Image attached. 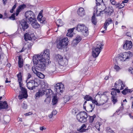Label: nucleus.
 Masks as SVG:
<instances>
[{"label": "nucleus", "mask_w": 133, "mask_h": 133, "mask_svg": "<svg viewBox=\"0 0 133 133\" xmlns=\"http://www.w3.org/2000/svg\"><path fill=\"white\" fill-rule=\"evenodd\" d=\"M37 59V58L34 56L33 57L32 61L34 65L36 66V68H36V70L44 71L46 69V66L51 63V61L48 59Z\"/></svg>", "instance_id": "obj_1"}, {"label": "nucleus", "mask_w": 133, "mask_h": 133, "mask_svg": "<svg viewBox=\"0 0 133 133\" xmlns=\"http://www.w3.org/2000/svg\"><path fill=\"white\" fill-rule=\"evenodd\" d=\"M132 56V54L130 51L128 52H125L123 53L122 54L118 57H117L116 58V62L117 61H128V59L130 58Z\"/></svg>", "instance_id": "obj_2"}, {"label": "nucleus", "mask_w": 133, "mask_h": 133, "mask_svg": "<svg viewBox=\"0 0 133 133\" xmlns=\"http://www.w3.org/2000/svg\"><path fill=\"white\" fill-rule=\"evenodd\" d=\"M103 9H101V11H100L99 14H98L97 12V16H101L104 13H105L108 16H111L113 13L114 9L111 7L109 6L108 8H105V6L104 4H103Z\"/></svg>", "instance_id": "obj_3"}, {"label": "nucleus", "mask_w": 133, "mask_h": 133, "mask_svg": "<svg viewBox=\"0 0 133 133\" xmlns=\"http://www.w3.org/2000/svg\"><path fill=\"white\" fill-rule=\"evenodd\" d=\"M77 119L78 121L82 123H85L87 121L88 116V114L85 111L79 112L77 115Z\"/></svg>", "instance_id": "obj_4"}, {"label": "nucleus", "mask_w": 133, "mask_h": 133, "mask_svg": "<svg viewBox=\"0 0 133 133\" xmlns=\"http://www.w3.org/2000/svg\"><path fill=\"white\" fill-rule=\"evenodd\" d=\"M20 89L21 91H20L19 95L18 96L19 99H22L24 98H26L28 97L27 91L26 90L25 88L22 87L23 84L22 83V81H18Z\"/></svg>", "instance_id": "obj_5"}, {"label": "nucleus", "mask_w": 133, "mask_h": 133, "mask_svg": "<svg viewBox=\"0 0 133 133\" xmlns=\"http://www.w3.org/2000/svg\"><path fill=\"white\" fill-rule=\"evenodd\" d=\"M37 59L41 60L43 59L45 60L48 59H50V51L49 49H47L44 50L43 52H42L39 55L37 56Z\"/></svg>", "instance_id": "obj_6"}, {"label": "nucleus", "mask_w": 133, "mask_h": 133, "mask_svg": "<svg viewBox=\"0 0 133 133\" xmlns=\"http://www.w3.org/2000/svg\"><path fill=\"white\" fill-rule=\"evenodd\" d=\"M103 46V44L99 43L97 45L96 48H92V55L93 57L96 58L98 56Z\"/></svg>", "instance_id": "obj_7"}, {"label": "nucleus", "mask_w": 133, "mask_h": 133, "mask_svg": "<svg viewBox=\"0 0 133 133\" xmlns=\"http://www.w3.org/2000/svg\"><path fill=\"white\" fill-rule=\"evenodd\" d=\"M76 28V30L78 31L82 32L85 36H87L88 35V29L84 24H79Z\"/></svg>", "instance_id": "obj_8"}, {"label": "nucleus", "mask_w": 133, "mask_h": 133, "mask_svg": "<svg viewBox=\"0 0 133 133\" xmlns=\"http://www.w3.org/2000/svg\"><path fill=\"white\" fill-rule=\"evenodd\" d=\"M25 16L26 18L29 20L31 23V21L35 19L34 14L31 11H29L26 12Z\"/></svg>", "instance_id": "obj_9"}, {"label": "nucleus", "mask_w": 133, "mask_h": 133, "mask_svg": "<svg viewBox=\"0 0 133 133\" xmlns=\"http://www.w3.org/2000/svg\"><path fill=\"white\" fill-rule=\"evenodd\" d=\"M68 38L67 37L59 40V43L57 44V46L58 48L60 49L62 47H64L68 44Z\"/></svg>", "instance_id": "obj_10"}, {"label": "nucleus", "mask_w": 133, "mask_h": 133, "mask_svg": "<svg viewBox=\"0 0 133 133\" xmlns=\"http://www.w3.org/2000/svg\"><path fill=\"white\" fill-rule=\"evenodd\" d=\"M55 90L57 93L62 92L64 89V85L62 83H58L55 86Z\"/></svg>", "instance_id": "obj_11"}, {"label": "nucleus", "mask_w": 133, "mask_h": 133, "mask_svg": "<svg viewBox=\"0 0 133 133\" xmlns=\"http://www.w3.org/2000/svg\"><path fill=\"white\" fill-rule=\"evenodd\" d=\"M37 83V82H35L34 80H31L27 83V86L28 89L31 90H32L34 89L35 88V87L36 86V85L35 84Z\"/></svg>", "instance_id": "obj_12"}, {"label": "nucleus", "mask_w": 133, "mask_h": 133, "mask_svg": "<svg viewBox=\"0 0 133 133\" xmlns=\"http://www.w3.org/2000/svg\"><path fill=\"white\" fill-rule=\"evenodd\" d=\"M115 87L116 88H119L121 86L120 90H123L125 87V85L123 83V82L121 80L119 79L118 81H116L115 84Z\"/></svg>", "instance_id": "obj_13"}, {"label": "nucleus", "mask_w": 133, "mask_h": 133, "mask_svg": "<svg viewBox=\"0 0 133 133\" xmlns=\"http://www.w3.org/2000/svg\"><path fill=\"white\" fill-rule=\"evenodd\" d=\"M103 95L104 96L103 97V98L102 100V105L106 103L108 100V98L106 95H105L104 94H102L100 92H99L96 95L95 98H96V97L98 96L100 97V98H101V96Z\"/></svg>", "instance_id": "obj_14"}, {"label": "nucleus", "mask_w": 133, "mask_h": 133, "mask_svg": "<svg viewBox=\"0 0 133 133\" xmlns=\"http://www.w3.org/2000/svg\"><path fill=\"white\" fill-rule=\"evenodd\" d=\"M132 46V44L131 41H126L123 45V48L125 50H129Z\"/></svg>", "instance_id": "obj_15"}, {"label": "nucleus", "mask_w": 133, "mask_h": 133, "mask_svg": "<svg viewBox=\"0 0 133 133\" xmlns=\"http://www.w3.org/2000/svg\"><path fill=\"white\" fill-rule=\"evenodd\" d=\"M20 24L22 26V29L21 28V29H22L23 31H24L29 27V25L27 24L26 19H25L22 20L20 23Z\"/></svg>", "instance_id": "obj_16"}, {"label": "nucleus", "mask_w": 133, "mask_h": 133, "mask_svg": "<svg viewBox=\"0 0 133 133\" xmlns=\"http://www.w3.org/2000/svg\"><path fill=\"white\" fill-rule=\"evenodd\" d=\"M2 98V96L0 97V100ZM8 105L6 101L4 102L0 101V110L2 109H6L8 108Z\"/></svg>", "instance_id": "obj_17"}, {"label": "nucleus", "mask_w": 133, "mask_h": 133, "mask_svg": "<svg viewBox=\"0 0 133 133\" xmlns=\"http://www.w3.org/2000/svg\"><path fill=\"white\" fill-rule=\"evenodd\" d=\"M32 70L34 73L40 78L43 79L44 77V75L41 72L38 71L37 70H36V68H35L34 66H34L32 67Z\"/></svg>", "instance_id": "obj_18"}, {"label": "nucleus", "mask_w": 133, "mask_h": 133, "mask_svg": "<svg viewBox=\"0 0 133 133\" xmlns=\"http://www.w3.org/2000/svg\"><path fill=\"white\" fill-rule=\"evenodd\" d=\"M42 10H41L37 18V20L39 21L41 23L43 24L45 23L46 21H45V19L42 18L43 16L42 15Z\"/></svg>", "instance_id": "obj_19"}, {"label": "nucleus", "mask_w": 133, "mask_h": 133, "mask_svg": "<svg viewBox=\"0 0 133 133\" xmlns=\"http://www.w3.org/2000/svg\"><path fill=\"white\" fill-rule=\"evenodd\" d=\"M26 7V5L25 4H23L19 6L15 12L16 16H17L19 12L23 10Z\"/></svg>", "instance_id": "obj_20"}, {"label": "nucleus", "mask_w": 133, "mask_h": 133, "mask_svg": "<svg viewBox=\"0 0 133 133\" xmlns=\"http://www.w3.org/2000/svg\"><path fill=\"white\" fill-rule=\"evenodd\" d=\"M112 23V19L111 18H108L107 19L105 23L104 24V25L103 27V28H104L105 30H107V28L108 26L110 24Z\"/></svg>", "instance_id": "obj_21"}, {"label": "nucleus", "mask_w": 133, "mask_h": 133, "mask_svg": "<svg viewBox=\"0 0 133 133\" xmlns=\"http://www.w3.org/2000/svg\"><path fill=\"white\" fill-rule=\"evenodd\" d=\"M31 22H32L31 25L34 28L37 29L39 27L40 25L37 22L36 19H35V20H32V21H31Z\"/></svg>", "instance_id": "obj_22"}, {"label": "nucleus", "mask_w": 133, "mask_h": 133, "mask_svg": "<svg viewBox=\"0 0 133 133\" xmlns=\"http://www.w3.org/2000/svg\"><path fill=\"white\" fill-rule=\"evenodd\" d=\"M45 90L43 89H40L39 90L35 95L36 97L35 98L36 99L37 97L39 98L40 96H42L44 94Z\"/></svg>", "instance_id": "obj_23"}, {"label": "nucleus", "mask_w": 133, "mask_h": 133, "mask_svg": "<svg viewBox=\"0 0 133 133\" xmlns=\"http://www.w3.org/2000/svg\"><path fill=\"white\" fill-rule=\"evenodd\" d=\"M33 34L30 35L28 33H26L24 35V39L26 41H27L28 40H32V37L33 36Z\"/></svg>", "instance_id": "obj_24"}, {"label": "nucleus", "mask_w": 133, "mask_h": 133, "mask_svg": "<svg viewBox=\"0 0 133 133\" xmlns=\"http://www.w3.org/2000/svg\"><path fill=\"white\" fill-rule=\"evenodd\" d=\"M77 14L80 16H83L85 15V12L84 9L82 8H80L77 11Z\"/></svg>", "instance_id": "obj_25"}, {"label": "nucleus", "mask_w": 133, "mask_h": 133, "mask_svg": "<svg viewBox=\"0 0 133 133\" xmlns=\"http://www.w3.org/2000/svg\"><path fill=\"white\" fill-rule=\"evenodd\" d=\"M59 63L61 66H65L68 64L67 60L66 59L63 58L62 60L59 61Z\"/></svg>", "instance_id": "obj_26"}, {"label": "nucleus", "mask_w": 133, "mask_h": 133, "mask_svg": "<svg viewBox=\"0 0 133 133\" xmlns=\"http://www.w3.org/2000/svg\"><path fill=\"white\" fill-rule=\"evenodd\" d=\"M132 91L131 90L129 89L127 87L123 90L122 91V93L123 94L125 95L127 94L131 93Z\"/></svg>", "instance_id": "obj_27"}, {"label": "nucleus", "mask_w": 133, "mask_h": 133, "mask_svg": "<svg viewBox=\"0 0 133 133\" xmlns=\"http://www.w3.org/2000/svg\"><path fill=\"white\" fill-rule=\"evenodd\" d=\"M18 66L19 68H22L23 66V59L21 56H19L18 57Z\"/></svg>", "instance_id": "obj_28"}, {"label": "nucleus", "mask_w": 133, "mask_h": 133, "mask_svg": "<svg viewBox=\"0 0 133 133\" xmlns=\"http://www.w3.org/2000/svg\"><path fill=\"white\" fill-rule=\"evenodd\" d=\"M41 84L42 88L47 89L48 88V85L46 82L44 81H42L41 82Z\"/></svg>", "instance_id": "obj_29"}, {"label": "nucleus", "mask_w": 133, "mask_h": 133, "mask_svg": "<svg viewBox=\"0 0 133 133\" xmlns=\"http://www.w3.org/2000/svg\"><path fill=\"white\" fill-rule=\"evenodd\" d=\"M91 21L92 23L95 25H96L97 21V19L96 18L94 13L93 14V15L92 16Z\"/></svg>", "instance_id": "obj_30"}, {"label": "nucleus", "mask_w": 133, "mask_h": 133, "mask_svg": "<svg viewBox=\"0 0 133 133\" xmlns=\"http://www.w3.org/2000/svg\"><path fill=\"white\" fill-rule=\"evenodd\" d=\"M57 25L58 27L63 26L64 23L61 19H58L56 22Z\"/></svg>", "instance_id": "obj_31"}, {"label": "nucleus", "mask_w": 133, "mask_h": 133, "mask_svg": "<svg viewBox=\"0 0 133 133\" xmlns=\"http://www.w3.org/2000/svg\"><path fill=\"white\" fill-rule=\"evenodd\" d=\"M63 58V57L60 55L58 54L56 55L55 59L59 63V61L62 60Z\"/></svg>", "instance_id": "obj_32"}, {"label": "nucleus", "mask_w": 133, "mask_h": 133, "mask_svg": "<svg viewBox=\"0 0 133 133\" xmlns=\"http://www.w3.org/2000/svg\"><path fill=\"white\" fill-rule=\"evenodd\" d=\"M89 121L90 123H92L94 120L95 118L96 117V116L95 114L94 115L92 116H91L89 115Z\"/></svg>", "instance_id": "obj_33"}, {"label": "nucleus", "mask_w": 133, "mask_h": 133, "mask_svg": "<svg viewBox=\"0 0 133 133\" xmlns=\"http://www.w3.org/2000/svg\"><path fill=\"white\" fill-rule=\"evenodd\" d=\"M84 99L86 101H90L92 100V98L89 95H86L85 96Z\"/></svg>", "instance_id": "obj_34"}, {"label": "nucleus", "mask_w": 133, "mask_h": 133, "mask_svg": "<svg viewBox=\"0 0 133 133\" xmlns=\"http://www.w3.org/2000/svg\"><path fill=\"white\" fill-rule=\"evenodd\" d=\"M58 99L57 96H55L54 97L52 101L53 105H55L58 102Z\"/></svg>", "instance_id": "obj_35"}, {"label": "nucleus", "mask_w": 133, "mask_h": 133, "mask_svg": "<svg viewBox=\"0 0 133 133\" xmlns=\"http://www.w3.org/2000/svg\"><path fill=\"white\" fill-rule=\"evenodd\" d=\"M56 70V68L54 66H52L50 69L49 71V73L51 74H52L54 72H55Z\"/></svg>", "instance_id": "obj_36"}, {"label": "nucleus", "mask_w": 133, "mask_h": 133, "mask_svg": "<svg viewBox=\"0 0 133 133\" xmlns=\"http://www.w3.org/2000/svg\"><path fill=\"white\" fill-rule=\"evenodd\" d=\"M106 131L108 133H112L114 132L113 130H111L109 127L106 128Z\"/></svg>", "instance_id": "obj_37"}, {"label": "nucleus", "mask_w": 133, "mask_h": 133, "mask_svg": "<svg viewBox=\"0 0 133 133\" xmlns=\"http://www.w3.org/2000/svg\"><path fill=\"white\" fill-rule=\"evenodd\" d=\"M101 124L99 123H97L95 125V127L98 131H100V128Z\"/></svg>", "instance_id": "obj_38"}, {"label": "nucleus", "mask_w": 133, "mask_h": 133, "mask_svg": "<svg viewBox=\"0 0 133 133\" xmlns=\"http://www.w3.org/2000/svg\"><path fill=\"white\" fill-rule=\"evenodd\" d=\"M96 4L97 5V6H100V5L101 3L103 2V0H96Z\"/></svg>", "instance_id": "obj_39"}, {"label": "nucleus", "mask_w": 133, "mask_h": 133, "mask_svg": "<svg viewBox=\"0 0 133 133\" xmlns=\"http://www.w3.org/2000/svg\"><path fill=\"white\" fill-rule=\"evenodd\" d=\"M121 107H120L119 109H118L117 110L116 112H118L119 111H122L123 110V109L124 108V106L123 105V102H121Z\"/></svg>", "instance_id": "obj_40"}, {"label": "nucleus", "mask_w": 133, "mask_h": 133, "mask_svg": "<svg viewBox=\"0 0 133 133\" xmlns=\"http://www.w3.org/2000/svg\"><path fill=\"white\" fill-rule=\"evenodd\" d=\"M17 76L18 78V81L22 80V76L21 72H20L17 75Z\"/></svg>", "instance_id": "obj_41"}, {"label": "nucleus", "mask_w": 133, "mask_h": 133, "mask_svg": "<svg viewBox=\"0 0 133 133\" xmlns=\"http://www.w3.org/2000/svg\"><path fill=\"white\" fill-rule=\"evenodd\" d=\"M88 130V129H84L83 128H81L80 127V129L79 128L78 129V130L80 132H85L86 130Z\"/></svg>", "instance_id": "obj_42"}, {"label": "nucleus", "mask_w": 133, "mask_h": 133, "mask_svg": "<svg viewBox=\"0 0 133 133\" xmlns=\"http://www.w3.org/2000/svg\"><path fill=\"white\" fill-rule=\"evenodd\" d=\"M81 38L79 36H77L74 39L78 43L81 40Z\"/></svg>", "instance_id": "obj_43"}, {"label": "nucleus", "mask_w": 133, "mask_h": 133, "mask_svg": "<svg viewBox=\"0 0 133 133\" xmlns=\"http://www.w3.org/2000/svg\"><path fill=\"white\" fill-rule=\"evenodd\" d=\"M17 5V4L15 3L14 4V6H13V7L12 8V9H11L10 10V12L11 13H12L13 12V11L14 10V9H15L16 8V7Z\"/></svg>", "instance_id": "obj_44"}, {"label": "nucleus", "mask_w": 133, "mask_h": 133, "mask_svg": "<svg viewBox=\"0 0 133 133\" xmlns=\"http://www.w3.org/2000/svg\"><path fill=\"white\" fill-rule=\"evenodd\" d=\"M64 100L65 102L69 101L70 100L69 97L68 96H66L64 97Z\"/></svg>", "instance_id": "obj_45"}, {"label": "nucleus", "mask_w": 133, "mask_h": 133, "mask_svg": "<svg viewBox=\"0 0 133 133\" xmlns=\"http://www.w3.org/2000/svg\"><path fill=\"white\" fill-rule=\"evenodd\" d=\"M9 18L10 19L15 20V14L14 13L12 14L11 16L9 17Z\"/></svg>", "instance_id": "obj_46"}, {"label": "nucleus", "mask_w": 133, "mask_h": 133, "mask_svg": "<svg viewBox=\"0 0 133 133\" xmlns=\"http://www.w3.org/2000/svg\"><path fill=\"white\" fill-rule=\"evenodd\" d=\"M78 43L76 41V40L74 39L72 41V45L73 46H75V45H77Z\"/></svg>", "instance_id": "obj_47"}, {"label": "nucleus", "mask_w": 133, "mask_h": 133, "mask_svg": "<svg viewBox=\"0 0 133 133\" xmlns=\"http://www.w3.org/2000/svg\"><path fill=\"white\" fill-rule=\"evenodd\" d=\"M111 94L112 95L111 97H116L117 95V93L115 91H112Z\"/></svg>", "instance_id": "obj_48"}, {"label": "nucleus", "mask_w": 133, "mask_h": 133, "mask_svg": "<svg viewBox=\"0 0 133 133\" xmlns=\"http://www.w3.org/2000/svg\"><path fill=\"white\" fill-rule=\"evenodd\" d=\"M22 107L23 109H26L27 108V105L26 104L23 103L22 104Z\"/></svg>", "instance_id": "obj_49"}, {"label": "nucleus", "mask_w": 133, "mask_h": 133, "mask_svg": "<svg viewBox=\"0 0 133 133\" xmlns=\"http://www.w3.org/2000/svg\"><path fill=\"white\" fill-rule=\"evenodd\" d=\"M45 92L47 94H49L51 91L50 89H45Z\"/></svg>", "instance_id": "obj_50"}, {"label": "nucleus", "mask_w": 133, "mask_h": 133, "mask_svg": "<svg viewBox=\"0 0 133 133\" xmlns=\"http://www.w3.org/2000/svg\"><path fill=\"white\" fill-rule=\"evenodd\" d=\"M90 106L91 108L92 109V110H91L90 111L91 112L92 111V110H93L94 109V108L95 105L94 104H90Z\"/></svg>", "instance_id": "obj_51"}, {"label": "nucleus", "mask_w": 133, "mask_h": 133, "mask_svg": "<svg viewBox=\"0 0 133 133\" xmlns=\"http://www.w3.org/2000/svg\"><path fill=\"white\" fill-rule=\"evenodd\" d=\"M113 99L112 101L114 103H116L117 102V100L116 98V97H111Z\"/></svg>", "instance_id": "obj_52"}, {"label": "nucleus", "mask_w": 133, "mask_h": 133, "mask_svg": "<svg viewBox=\"0 0 133 133\" xmlns=\"http://www.w3.org/2000/svg\"><path fill=\"white\" fill-rule=\"evenodd\" d=\"M73 33H71L70 32H68L66 34V35L67 36H69L70 37H72L73 36Z\"/></svg>", "instance_id": "obj_53"}, {"label": "nucleus", "mask_w": 133, "mask_h": 133, "mask_svg": "<svg viewBox=\"0 0 133 133\" xmlns=\"http://www.w3.org/2000/svg\"><path fill=\"white\" fill-rule=\"evenodd\" d=\"M75 29V28H74L72 29H71L68 30V32H70L71 33H73V31Z\"/></svg>", "instance_id": "obj_54"}, {"label": "nucleus", "mask_w": 133, "mask_h": 133, "mask_svg": "<svg viewBox=\"0 0 133 133\" xmlns=\"http://www.w3.org/2000/svg\"><path fill=\"white\" fill-rule=\"evenodd\" d=\"M114 68L116 70H118L120 68L118 66L115 65L114 66Z\"/></svg>", "instance_id": "obj_55"}, {"label": "nucleus", "mask_w": 133, "mask_h": 133, "mask_svg": "<svg viewBox=\"0 0 133 133\" xmlns=\"http://www.w3.org/2000/svg\"><path fill=\"white\" fill-rule=\"evenodd\" d=\"M124 3H123L122 2L121 5H119V7L120 8H122L125 5Z\"/></svg>", "instance_id": "obj_56"}, {"label": "nucleus", "mask_w": 133, "mask_h": 133, "mask_svg": "<svg viewBox=\"0 0 133 133\" xmlns=\"http://www.w3.org/2000/svg\"><path fill=\"white\" fill-rule=\"evenodd\" d=\"M32 43H30L28 44L27 45V47L29 49H30L31 48V46L32 45Z\"/></svg>", "instance_id": "obj_57"}, {"label": "nucleus", "mask_w": 133, "mask_h": 133, "mask_svg": "<svg viewBox=\"0 0 133 133\" xmlns=\"http://www.w3.org/2000/svg\"><path fill=\"white\" fill-rule=\"evenodd\" d=\"M57 113V111L56 110H54L53 111L52 113H51V114H52L53 115H56Z\"/></svg>", "instance_id": "obj_58"}, {"label": "nucleus", "mask_w": 133, "mask_h": 133, "mask_svg": "<svg viewBox=\"0 0 133 133\" xmlns=\"http://www.w3.org/2000/svg\"><path fill=\"white\" fill-rule=\"evenodd\" d=\"M126 35L127 36L131 37V34L129 32H127L126 33Z\"/></svg>", "instance_id": "obj_59"}, {"label": "nucleus", "mask_w": 133, "mask_h": 133, "mask_svg": "<svg viewBox=\"0 0 133 133\" xmlns=\"http://www.w3.org/2000/svg\"><path fill=\"white\" fill-rule=\"evenodd\" d=\"M91 101H92V104H94L97 102V101H96V99H92V100H91Z\"/></svg>", "instance_id": "obj_60"}, {"label": "nucleus", "mask_w": 133, "mask_h": 133, "mask_svg": "<svg viewBox=\"0 0 133 133\" xmlns=\"http://www.w3.org/2000/svg\"><path fill=\"white\" fill-rule=\"evenodd\" d=\"M81 128H83L84 129H85L86 128V126L85 124H83L82 126L81 127Z\"/></svg>", "instance_id": "obj_61"}, {"label": "nucleus", "mask_w": 133, "mask_h": 133, "mask_svg": "<svg viewBox=\"0 0 133 133\" xmlns=\"http://www.w3.org/2000/svg\"><path fill=\"white\" fill-rule=\"evenodd\" d=\"M40 129L41 130H45L46 129V128L44 127H40Z\"/></svg>", "instance_id": "obj_62"}, {"label": "nucleus", "mask_w": 133, "mask_h": 133, "mask_svg": "<svg viewBox=\"0 0 133 133\" xmlns=\"http://www.w3.org/2000/svg\"><path fill=\"white\" fill-rule=\"evenodd\" d=\"M4 16H5V17L3 19H5V18H7L8 17V16H7V14L6 13V12H5L4 13Z\"/></svg>", "instance_id": "obj_63"}, {"label": "nucleus", "mask_w": 133, "mask_h": 133, "mask_svg": "<svg viewBox=\"0 0 133 133\" xmlns=\"http://www.w3.org/2000/svg\"><path fill=\"white\" fill-rule=\"evenodd\" d=\"M31 77V75L29 73L28 74V77H27V79H28L30 78Z\"/></svg>", "instance_id": "obj_64"}]
</instances>
